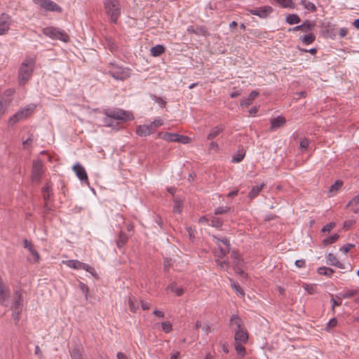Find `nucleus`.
<instances>
[{
  "label": "nucleus",
  "mask_w": 359,
  "mask_h": 359,
  "mask_svg": "<svg viewBox=\"0 0 359 359\" xmlns=\"http://www.w3.org/2000/svg\"><path fill=\"white\" fill-rule=\"evenodd\" d=\"M35 108L36 105L31 104L20 109L9 118V123L13 125L22 120L23 118L27 117L34 110Z\"/></svg>",
  "instance_id": "8"
},
{
  "label": "nucleus",
  "mask_w": 359,
  "mask_h": 359,
  "mask_svg": "<svg viewBox=\"0 0 359 359\" xmlns=\"http://www.w3.org/2000/svg\"><path fill=\"white\" fill-rule=\"evenodd\" d=\"M104 8L106 14L114 24L117 22L121 13V8L118 0H104Z\"/></svg>",
  "instance_id": "3"
},
{
  "label": "nucleus",
  "mask_w": 359,
  "mask_h": 359,
  "mask_svg": "<svg viewBox=\"0 0 359 359\" xmlns=\"http://www.w3.org/2000/svg\"><path fill=\"white\" fill-rule=\"evenodd\" d=\"M336 226V224L334 222H330L325 226L321 229L322 232H330Z\"/></svg>",
  "instance_id": "48"
},
{
  "label": "nucleus",
  "mask_w": 359,
  "mask_h": 359,
  "mask_svg": "<svg viewBox=\"0 0 359 359\" xmlns=\"http://www.w3.org/2000/svg\"><path fill=\"white\" fill-rule=\"evenodd\" d=\"M224 130V126L223 125L217 126L212 128L209 134L207 136L208 140H213L216 137H217L223 130Z\"/></svg>",
  "instance_id": "20"
},
{
  "label": "nucleus",
  "mask_w": 359,
  "mask_h": 359,
  "mask_svg": "<svg viewBox=\"0 0 359 359\" xmlns=\"http://www.w3.org/2000/svg\"><path fill=\"white\" fill-rule=\"evenodd\" d=\"M42 170V163L41 161H34L32 168V177L34 179H38L41 176Z\"/></svg>",
  "instance_id": "21"
},
{
  "label": "nucleus",
  "mask_w": 359,
  "mask_h": 359,
  "mask_svg": "<svg viewBox=\"0 0 359 359\" xmlns=\"http://www.w3.org/2000/svg\"><path fill=\"white\" fill-rule=\"evenodd\" d=\"M229 248L230 247L227 248L226 249H224L220 245H219V252H217V256L221 259L224 258L229 252Z\"/></svg>",
  "instance_id": "44"
},
{
  "label": "nucleus",
  "mask_w": 359,
  "mask_h": 359,
  "mask_svg": "<svg viewBox=\"0 0 359 359\" xmlns=\"http://www.w3.org/2000/svg\"><path fill=\"white\" fill-rule=\"evenodd\" d=\"M29 252L33 256L34 262H38L39 260V259H40L39 254L34 248L29 250Z\"/></svg>",
  "instance_id": "59"
},
{
  "label": "nucleus",
  "mask_w": 359,
  "mask_h": 359,
  "mask_svg": "<svg viewBox=\"0 0 359 359\" xmlns=\"http://www.w3.org/2000/svg\"><path fill=\"white\" fill-rule=\"evenodd\" d=\"M315 27V23L311 20H306L302 24L297 25L294 27L288 29L289 32H295L297 31H302L303 32L308 33L311 32Z\"/></svg>",
  "instance_id": "11"
},
{
  "label": "nucleus",
  "mask_w": 359,
  "mask_h": 359,
  "mask_svg": "<svg viewBox=\"0 0 359 359\" xmlns=\"http://www.w3.org/2000/svg\"><path fill=\"white\" fill-rule=\"evenodd\" d=\"M168 289L175 293L177 296H182L184 294L183 287H179L175 283H171L168 286Z\"/></svg>",
  "instance_id": "32"
},
{
  "label": "nucleus",
  "mask_w": 359,
  "mask_h": 359,
  "mask_svg": "<svg viewBox=\"0 0 359 359\" xmlns=\"http://www.w3.org/2000/svg\"><path fill=\"white\" fill-rule=\"evenodd\" d=\"M216 263L222 269H224V270H227L228 268L229 267V262L227 261V260H220L219 259H216Z\"/></svg>",
  "instance_id": "45"
},
{
  "label": "nucleus",
  "mask_w": 359,
  "mask_h": 359,
  "mask_svg": "<svg viewBox=\"0 0 359 359\" xmlns=\"http://www.w3.org/2000/svg\"><path fill=\"white\" fill-rule=\"evenodd\" d=\"M300 4L304 6L305 9L308 10L309 11L315 12L317 9L313 3L306 0H301Z\"/></svg>",
  "instance_id": "35"
},
{
  "label": "nucleus",
  "mask_w": 359,
  "mask_h": 359,
  "mask_svg": "<svg viewBox=\"0 0 359 359\" xmlns=\"http://www.w3.org/2000/svg\"><path fill=\"white\" fill-rule=\"evenodd\" d=\"M43 194L44 200L47 201L50 196V189L48 186H46L43 188Z\"/></svg>",
  "instance_id": "54"
},
{
  "label": "nucleus",
  "mask_w": 359,
  "mask_h": 359,
  "mask_svg": "<svg viewBox=\"0 0 359 359\" xmlns=\"http://www.w3.org/2000/svg\"><path fill=\"white\" fill-rule=\"evenodd\" d=\"M34 354L36 355L37 356H39L40 359H42L43 354L40 349V347L38 345L35 346Z\"/></svg>",
  "instance_id": "63"
},
{
  "label": "nucleus",
  "mask_w": 359,
  "mask_h": 359,
  "mask_svg": "<svg viewBox=\"0 0 359 359\" xmlns=\"http://www.w3.org/2000/svg\"><path fill=\"white\" fill-rule=\"evenodd\" d=\"M240 264L238 263H236V266H234V270H235V272L238 274H240V275H244L245 273L244 271L240 268L239 266Z\"/></svg>",
  "instance_id": "64"
},
{
  "label": "nucleus",
  "mask_w": 359,
  "mask_h": 359,
  "mask_svg": "<svg viewBox=\"0 0 359 359\" xmlns=\"http://www.w3.org/2000/svg\"><path fill=\"white\" fill-rule=\"evenodd\" d=\"M339 238V235L338 233H334L330 236H328L323 239V243L324 245H329L334 243H335Z\"/></svg>",
  "instance_id": "36"
},
{
  "label": "nucleus",
  "mask_w": 359,
  "mask_h": 359,
  "mask_svg": "<svg viewBox=\"0 0 359 359\" xmlns=\"http://www.w3.org/2000/svg\"><path fill=\"white\" fill-rule=\"evenodd\" d=\"M309 139L304 137L302 138L299 143V147L301 149H306L309 147Z\"/></svg>",
  "instance_id": "52"
},
{
  "label": "nucleus",
  "mask_w": 359,
  "mask_h": 359,
  "mask_svg": "<svg viewBox=\"0 0 359 359\" xmlns=\"http://www.w3.org/2000/svg\"><path fill=\"white\" fill-rule=\"evenodd\" d=\"M318 273L320 275H324L327 277H331L334 273V270L327 266H320L318 269Z\"/></svg>",
  "instance_id": "33"
},
{
  "label": "nucleus",
  "mask_w": 359,
  "mask_h": 359,
  "mask_svg": "<svg viewBox=\"0 0 359 359\" xmlns=\"http://www.w3.org/2000/svg\"><path fill=\"white\" fill-rule=\"evenodd\" d=\"M244 343L235 342V349L238 354L244 355L245 353V348L243 346Z\"/></svg>",
  "instance_id": "41"
},
{
  "label": "nucleus",
  "mask_w": 359,
  "mask_h": 359,
  "mask_svg": "<svg viewBox=\"0 0 359 359\" xmlns=\"http://www.w3.org/2000/svg\"><path fill=\"white\" fill-rule=\"evenodd\" d=\"M230 210H231V208L227 206L218 207L215 210V215H217L226 214Z\"/></svg>",
  "instance_id": "43"
},
{
  "label": "nucleus",
  "mask_w": 359,
  "mask_h": 359,
  "mask_svg": "<svg viewBox=\"0 0 359 359\" xmlns=\"http://www.w3.org/2000/svg\"><path fill=\"white\" fill-rule=\"evenodd\" d=\"M42 33L51 39L67 42L69 40L68 35L62 29L53 26L43 28Z\"/></svg>",
  "instance_id": "6"
},
{
  "label": "nucleus",
  "mask_w": 359,
  "mask_h": 359,
  "mask_svg": "<svg viewBox=\"0 0 359 359\" xmlns=\"http://www.w3.org/2000/svg\"><path fill=\"white\" fill-rule=\"evenodd\" d=\"M72 359H83V350L79 347H76L70 351Z\"/></svg>",
  "instance_id": "29"
},
{
  "label": "nucleus",
  "mask_w": 359,
  "mask_h": 359,
  "mask_svg": "<svg viewBox=\"0 0 359 359\" xmlns=\"http://www.w3.org/2000/svg\"><path fill=\"white\" fill-rule=\"evenodd\" d=\"M325 259L327 264L330 266H334L339 269H344V266L343 264L339 262L336 256L332 253H328L325 255Z\"/></svg>",
  "instance_id": "16"
},
{
  "label": "nucleus",
  "mask_w": 359,
  "mask_h": 359,
  "mask_svg": "<svg viewBox=\"0 0 359 359\" xmlns=\"http://www.w3.org/2000/svg\"><path fill=\"white\" fill-rule=\"evenodd\" d=\"M165 50V47L163 45L158 44L152 47L150 50L151 55L153 57H158Z\"/></svg>",
  "instance_id": "28"
},
{
  "label": "nucleus",
  "mask_w": 359,
  "mask_h": 359,
  "mask_svg": "<svg viewBox=\"0 0 359 359\" xmlns=\"http://www.w3.org/2000/svg\"><path fill=\"white\" fill-rule=\"evenodd\" d=\"M195 34L205 36L208 34L207 29L203 26L196 27Z\"/></svg>",
  "instance_id": "38"
},
{
  "label": "nucleus",
  "mask_w": 359,
  "mask_h": 359,
  "mask_svg": "<svg viewBox=\"0 0 359 359\" xmlns=\"http://www.w3.org/2000/svg\"><path fill=\"white\" fill-rule=\"evenodd\" d=\"M34 137L33 135H29V136L22 142V146L24 149H28L33 143Z\"/></svg>",
  "instance_id": "46"
},
{
  "label": "nucleus",
  "mask_w": 359,
  "mask_h": 359,
  "mask_svg": "<svg viewBox=\"0 0 359 359\" xmlns=\"http://www.w3.org/2000/svg\"><path fill=\"white\" fill-rule=\"evenodd\" d=\"M23 309V297L20 291H16L14 293L13 300L11 305L12 311V318L15 323L18 324L20 319V315Z\"/></svg>",
  "instance_id": "5"
},
{
  "label": "nucleus",
  "mask_w": 359,
  "mask_h": 359,
  "mask_svg": "<svg viewBox=\"0 0 359 359\" xmlns=\"http://www.w3.org/2000/svg\"><path fill=\"white\" fill-rule=\"evenodd\" d=\"M248 13L259 16L261 18H266L273 12V8L270 6H261L248 10Z\"/></svg>",
  "instance_id": "10"
},
{
  "label": "nucleus",
  "mask_w": 359,
  "mask_h": 359,
  "mask_svg": "<svg viewBox=\"0 0 359 359\" xmlns=\"http://www.w3.org/2000/svg\"><path fill=\"white\" fill-rule=\"evenodd\" d=\"M107 48L111 51V52H114V50H116L117 49V46L116 45L112 42V41H108V43H107Z\"/></svg>",
  "instance_id": "60"
},
{
  "label": "nucleus",
  "mask_w": 359,
  "mask_h": 359,
  "mask_svg": "<svg viewBox=\"0 0 359 359\" xmlns=\"http://www.w3.org/2000/svg\"><path fill=\"white\" fill-rule=\"evenodd\" d=\"M229 281L231 283V287L234 290L235 292L237 294V295L243 297L245 295L244 292L241 289V287L239 286V285L236 283H235L231 278H229Z\"/></svg>",
  "instance_id": "34"
},
{
  "label": "nucleus",
  "mask_w": 359,
  "mask_h": 359,
  "mask_svg": "<svg viewBox=\"0 0 359 359\" xmlns=\"http://www.w3.org/2000/svg\"><path fill=\"white\" fill-rule=\"evenodd\" d=\"M343 186V182L341 180H336L335 182L330 187L329 189V196H333Z\"/></svg>",
  "instance_id": "23"
},
{
  "label": "nucleus",
  "mask_w": 359,
  "mask_h": 359,
  "mask_svg": "<svg viewBox=\"0 0 359 359\" xmlns=\"http://www.w3.org/2000/svg\"><path fill=\"white\" fill-rule=\"evenodd\" d=\"M229 324L231 327H236V330L244 327L242 319L236 314H233L231 316L229 320Z\"/></svg>",
  "instance_id": "17"
},
{
  "label": "nucleus",
  "mask_w": 359,
  "mask_h": 359,
  "mask_svg": "<svg viewBox=\"0 0 359 359\" xmlns=\"http://www.w3.org/2000/svg\"><path fill=\"white\" fill-rule=\"evenodd\" d=\"M133 119V114L122 109L106 110L105 116L102 119V123L104 126L116 128L117 121H129Z\"/></svg>",
  "instance_id": "1"
},
{
  "label": "nucleus",
  "mask_w": 359,
  "mask_h": 359,
  "mask_svg": "<svg viewBox=\"0 0 359 359\" xmlns=\"http://www.w3.org/2000/svg\"><path fill=\"white\" fill-rule=\"evenodd\" d=\"M231 256L232 259H233L236 261V263L240 264V262L242 261L240 255L236 251H232Z\"/></svg>",
  "instance_id": "58"
},
{
  "label": "nucleus",
  "mask_w": 359,
  "mask_h": 359,
  "mask_svg": "<svg viewBox=\"0 0 359 359\" xmlns=\"http://www.w3.org/2000/svg\"><path fill=\"white\" fill-rule=\"evenodd\" d=\"M174 203H175V205H174V207H173V212H177V213H180V212H181V210H180L181 202L180 201H178V200H175Z\"/></svg>",
  "instance_id": "57"
},
{
  "label": "nucleus",
  "mask_w": 359,
  "mask_h": 359,
  "mask_svg": "<svg viewBox=\"0 0 359 359\" xmlns=\"http://www.w3.org/2000/svg\"><path fill=\"white\" fill-rule=\"evenodd\" d=\"M309 34L306 35L300 36L299 38V40L304 44V45H310L312 43L314 42L316 40V35L313 33L308 32Z\"/></svg>",
  "instance_id": "19"
},
{
  "label": "nucleus",
  "mask_w": 359,
  "mask_h": 359,
  "mask_svg": "<svg viewBox=\"0 0 359 359\" xmlns=\"http://www.w3.org/2000/svg\"><path fill=\"white\" fill-rule=\"evenodd\" d=\"M285 22L289 25H295L301 22V18L297 14H288L285 17Z\"/></svg>",
  "instance_id": "24"
},
{
  "label": "nucleus",
  "mask_w": 359,
  "mask_h": 359,
  "mask_svg": "<svg viewBox=\"0 0 359 359\" xmlns=\"http://www.w3.org/2000/svg\"><path fill=\"white\" fill-rule=\"evenodd\" d=\"M65 264L69 268L74 269H83L89 273H90L93 277L97 278V275L95 270V269L90 266L88 264L81 262L76 259H69L64 262Z\"/></svg>",
  "instance_id": "7"
},
{
  "label": "nucleus",
  "mask_w": 359,
  "mask_h": 359,
  "mask_svg": "<svg viewBox=\"0 0 359 359\" xmlns=\"http://www.w3.org/2000/svg\"><path fill=\"white\" fill-rule=\"evenodd\" d=\"M235 342L246 343L248 340V333L245 327L235 330Z\"/></svg>",
  "instance_id": "12"
},
{
  "label": "nucleus",
  "mask_w": 359,
  "mask_h": 359,
  "mask_svg": "<svg viewBox=\"0 0 359 359\" xmlns=\"http://www.w3.org/2000/svg\"><path fill=\"white\" fill-rule=\"evenodd\" d=\"M295 266L297 268H302L305 266V260L304 259H298L295 261Z\"/></svg>",
  "instance_id": "62"
},
{
  "label": "nucleus",
  "mask_w": 359,
  "mask_h": 359,
  "mask_svg": "<svg viewBox=\"0 0 359 359\" xmlns=\"http://www.w3.org/2000/svg\"><path fill=\"white\" fill-rule=\"evenodd\" d=\"M79 287H80L81 290L82 291V292L84 294L86 299H87L88 293V286L85 283L80 282Z\"/></svg>",
  "instance_id": "53"
},
{
  "label": "nucleus",
  "mask_w": 359,
  "mask_h": 359,
  "mask_svg": "<svg viewBox=\"0 0 359 359\" xmlns=\"http://www.w3.org/2000/svg\"><path fill=\"white\" fill-rule=\"evenodd\" d=\"M108 73L114 79L124 81L130 76V69L118 65L115 62H110L108 65Z\"/></svg>",
  "instance_id": "4"
},
{
  "label": "nucleus",
  "mask_w": 359,
  "mask_h": 359,
  "mask_svg": "<svg viewBox=\"0 0 359 359\" xmlns=\"http://www.w3.org/2000/svg\"><path fill=\"white\" fill-rule=\"evenodd\" d=\"M128 236L125 233L121 232L116 241L117 247L121 248L128 241Z\"/></svg>",
  "instance_id": "31"
},
{
  "label": "nucleus",
  "mask_w": 359,
  "mask_h": 359,
  "mask_svg": "<svg viewBox=\"0 0 359 359\" xmlns=\"http://www.w3.org/2000/svg\"><path fill=\"white\" fill-rule=\"evenodd\" d=\"M35 66V60L25 58L21 63L18 71V83L24 86L32 77Z\"/></svg>",
  "instance_id": "2"
},
{
  "label": "nucleus",
  "mask_w": 359,
  "mask_h": 359,
  "mask_svg": "<svg viewBox=\"0 0 359 359\" xmlns=\"http://www.w3.org/2000/svg\"><path fill=\"white\" fill-rule=\"evenodd\" d=\"M23 246L27 248L29 251L33 248L32 243L27 239L23 241Z\"/></svg>",
  "instance_id": "61"
},
{
  "label": "nucleus",
  "mask_w": 359,
  "mask_h": 359,
  "mask_svg": "<svg viewBox=\"0 0 359 359\" xmlns=\"http://www.w3.org/2000/svg\"><path fill=\"white\" fill-rule=\"evenodd\" d=\"M162 329L165 333H169L172 330V326L170 322H163L161 323Z\"/></svg>",
  "instance_id": "47"
},
{
  "label": "nucleus",
  "mask_w": 359,
  "mask_h": 359,
  "mask_svg": "<svg viewBox=\"0 0 359 359\" xmlns=\"http://www.w3.org/2000/svg\"><path fill=\"white\" fill-rule=\"evenodd\" d=\"M33 2L46 11L56 13H61L62 11L61 6L52 0H33Z\"/></svg>",
  "instance_id": "9"
},
{
  "label": "nucleus",
  "mask_w": 359,
  "mask_h": 359,
  "mask_svg": "<svg viewBox=\"0 0 359 359\" xmlns=\"http://www.w3.org/2000/svg\"><path fill=\"white\" fill-rule=\"evenodd\" d=\"M285 118L283 116H278L271 120V130H274L282 127L285 123Z\"/></svg>",
  "instance_id": "18"
},
{
  "label": "nucleus",
  "mask_w": 359,
  "mask_h": 359,
  "mask_svg": "<svg viewBox=\"0 0 359 359\" xmlns=\"http://www.w3.org/2000/svg\"><path fill=\"white\" fill-rule=\"evenodd\" d=\"M213 241L218 246L220 245L219 243H222L224 245L226 246V248L230 247L229 240L226 238H219L217 236H213Z\"/></svg>",
  "instance_id": "37"
},
{
  "label": "nucleus",
  "mask_w": 359,
  "mask_h": 359,
  "mask_svg": "<svg viewBox=\"0 0 359 359\" xmlns=\"http://www.w3.org/2000/svg\"><path fill=\"white\" fill-rule=\"evenodd\" d=\"M164 138L170 142H182V138H187V137L176 133H166Z\"/></svg>",
  "instance_id": "26"
},
{
  "label": "nucleus",
  "mask_w": 359,
  "mask_h": 359,
  "mask_svg": "<svg viewBox=\"0 0 359 359\" xmlns=\"http://www.w3.org/2000/svg\"><path fill=\"white\" fill-rule=\"evenodd\" d=\"M73 170L74 171L76 177L81 181L88 182V175L85 168L79 163H76L73 166Z\"/></svg>",
  "instance_id": "13"
},
{
  "label": "nucleus",
  "mask_w": 359,
  "mask_h": 359,
  "mask_svg": "<svg viewBox=\"0 0 359 359\" xmlns=\"http://www.w3.org/2000/svg\"><path fill=\"white\" fill-rule=\"evenodd\" d=\"M10 23L8 22V16L3 13L0 17V35L5 34L8 31Z\"/></svg>",
  "instance_id": "15"
},
{
  "label": "nucleus",
  "mask_w": 359,
  "mask_h": 359,
  "mask_svg": "<svg viewBox=\"0 0 359 359\" xmlns=\"http://www.w3.org/2000/svg\"><path fill=\"white\" fill-rule=\"evenodd\" d=\"M163 124V121L160 118L155 119L154 121H152L149 125L152 126V128L154 131L155 130V128L161 126Z\"/></svg>",
  "instance_id": "55"
},
{
  "label": "nucleus",
  "mask_w": 359,
  "mask_h": 359,
  "mask_svg": "<svg viewBox=\"0 0 359 359\" xmlns=\"http://www.w3.org/2000/svg\"><path fill=\"white\" fill-rule=\"evenodd\" d=\"M358 292V290H348L345 292L341 294V297L343 299L351 298V297L355 296V294H357Z\"/></svg>",
  "instance_id": "39"
},
{
  "label": "nucleus",
  "mask_w": 359,
  "mask_h": 359,
  "mask_svg": "<svg viewBox=\"0 0 359 359\" xmlns=\"http://www.w3.org/2000/svg\"><path fill=\"white\" fill-rule=\"evenodd\" d=\"M264 186H265V184L264 183H262L259 186H254V187H252L251 190L250 191V192L248 194V197L250 199H252V198H255L259 194V192L262 190V189L264 188Z\"/></svg>",
  "instance_id": "27"
},
{
  "label": "nucleus",
  "mask_w": 359,
  "mask_h": 359,
  "mask_svg": "<svg viewBox=\"0 0 359 359\" xmlns=\"http://www.w3.org/2000/svg\"><path fill=\"white\" fill-rule=\"evenodd\" d=\"M359 204V194L355 196L346 205V208L350 207L351 210L354 213L359 212V208H357V205Z\"/></svg>",
  "instance_id": "22"
},
{
  "label": "nucleus",
  "mask_w": 359,
  "mask_h": 359,
  "mask_svg": "<svg viewBox=\"0 0 359 359\" xmlns=\"http://www.w3.org/2000/svg\"><path fill=\"white\" fill-rule=\"evenodd\" d=\"M252 100L249 97H243L241 100V107H248L252 103Z\"/></svg>",
  "instance_id": "50"
},
{
  "label": "nucleus",
  "mask_w": 359,
  "mask_h": 359,
  "mask_svg": "<svg viewBox=\"0 0 359 359\" xmlns=\"http://www.w3.org/2000/svg\"><path fill=\"white\" fill-rule=\"evenodd\" d=\"M128 304L130 311L135 313L139 309V303L136 298L130 295L128 298Z\"/></svg>",
  "instance_id": "30"
},
{
  "label": "nucleus",
  "mask_w": 359,
  "mask_h": 359,
  "mask_svg": "<svg viewBox=\"0 0 359 359\" xmlns=\"http://www.w3.org/2000/svg\"><path fill=\"white\" fill-rule=\"evenodd\" d=\"M210 225L217 229H220L222 226V222L219 218L217 217H213L212 219H211Z\"/></svg>",
  "instance_id": "40"
},
{
  "label": "nucleus",
  "mask_w": 359,
  "mask_h": 359,
  "mask_svg": "<svg viewBox=\"0 0 359 359\" xmlns=\"http://www.w3.org/2000/svg\"><path fill=\"white\" fill-rule=\"evenodd\" d=\"M303 288L310 294H313L315 292V285L311 284H304Z\"/></svg>",
  "instance_id": "49"
},
{
  "label": "nucleus",
  "mask_w": 359,
  "mask_h": 359,
  "mask_svg": "<svg viewBox=\"0 0 359 359\" xmlns=\"http://www.w3.org/2000/svg\"><path fill=\"white\" fill-rule=\"evenodd\" d=\"M154 133L152 126L140 125L136 129V133L141 137H146Z\"/></svg>",
  "instance_id": "14"
},
{
  "label": "nucleus",
  "mask_w": 359,
  "mask_h": 359,
  "mask_svg": "<svg viewBox=\"0 0 359 359\" xmlns=\"http://www.w3.org/2000/svg\"><path fill=\"white\" fill-rule=\"evenodd\" d=\"M337 325V320L335 318H332L327 323L326 329L328 330L329 328L334 327Z\"/></svg>",
  "instance_id": "56"
},
{
  "label": "nucleus",
  "mask_w": 359,
  "mask_h": 359,
  "mask_svg": "<svg viewBox=\"0 0 359 359\" xmlns=\"http://www.w3.org/2000/svg\"><path fill=\"white\" fill-rule=\"evenodd\" d=\"M151 97L152 100L157 103L161 108H163L165 106L166 102L164 101L161 97H157L154 95H151Z\"/></svg>",
  "instance_id": "42"
},
{
  "label": "nucleus",
  "mask_w": 359,
  "mask_h": 359,
  "mask_svg": "<svg viewBox=\"0 0 359 359\" xmlns=\"http://www.w3.org/2000/svg\"><path fill=\"white\" fill-rule=\"evenodd\" d=\"M355 245L353 244H351V243H347V244H345L341 248H340V250L341 252H343L344 254H346L348 253L351 249H352L353 248H354Z\"/></svg>",
  "instance_id": "51"
},
{
  "label": "nucleus",
  "mask_w": 359,
  "mask_h": 359,
  "mask_svg": "<svg viewBox=\"0 0 359 359\" xmlns=\"http://www.w3.org/2000/svg\"><path fill=\"white\" fill-rule=\"evenodd\" d=\"M245 155V150L243 148H241L232 156L231 161L236 163H240L244 158Z\"/></svg>",
  "instance_id": "25"
}]
</instances>
